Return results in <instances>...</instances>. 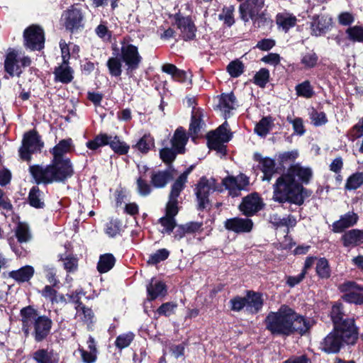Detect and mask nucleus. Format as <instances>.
Masks as SVG:
<instances>
[{
    "instance_id": "69168bd1",
    "label": "nucleus",
    "mask_w": 363,
    "mask_h": 363,
    "mask_svg": "<svg viewBox=\"0 0 363 363\" xmlns=\"http://www.w3.org/2000/svg\"><path fill=\"white\" fill-rule=\"evenodd\" d=\"M233 10L234 9L232 6L225 8L223 11V13L219 15V18L220 20H223L225 23L229 26L234 23V19L233 16Z\"/></svg>"
},
{
    "instance_id": "2f4dec72",
    "label": "nucleus",
    "mask_w": 363,
    "mask_h": 363,
    "mask_svg": "<svg viewBox=\"0 0 363 363\" xmlns=\"http://www.w3.org/2000/svg\"><path fill=\"white\" fill-rule=\"evenodd\" d=\"M33 267L30 265H26L18 270L11 272L9 277L18 282H25L29 281L33 276Z\"/></svg>"
},
{
    "instance_id": "8fccbe9b",
    "label": "nucleus",
    "mask_w": 363,
    "mask_h": 363,
    "mask_svg": "<svg viewBox=\"0 0 363 363\" xmlns=\"http://www.w3.org/2000/svg\"><path fill=\"white\" fill-rule=\"evenodd\" d=\"M107 66L112 76L118 77L121 74V62L117 57L109 58Z\"/></svg>"
},
{
    "instance_id": "f3484780",
    "label": "nucleus",
    "mask_w": 363,
    "mask_h": 363,
    "mask_svg": "<svg viewBox=\"0 0 363 363\" xmlns=\"http://www.w3.org/2000/svg\"><path fill=\"white\" fill-rule=\"evenodd\" d=\"M311 20V35L317 37L325 33L332 26V18L327 15H315Z\"/></svg>"
},
{
    "instance_id": "e2e57ef3",
    "label": "nucleus",
    "mask_w": 363,
    "mask_h": 363,
    "mask_svg": "<svg viewBox=\"0 0 363 363\" xmlns=\"http://www.w3.org/2000/svg\"><path fill=\"white\" fill-rule=\"evenodd\" d=\"M177 307V304L173 302H167L163 303L161 306L157 309V313L160 315H164L165 316H169L172 314L175 309Z\"/></svg>"
},
{
    "instance_id": "c03bdc74",
    "label": "nucleus",
    "mask_w": 363,
    "mask_h": 363,
    "mask_svg": "<svg viewBox=\"0 0 363 363\" xmlns=\"http://www.w3.org/2000/svg\"><path fill=\"white\" fill-rule=\"evenodd\" d=\"M316 272L322 279H327L330 276V269L328 260L320 258L316 264Z\"/></svg>"
},
{
    "instance_id": "4be33fe9",
    "label": "nucleus",
    "mask_w": 363,
    "mask_h": 363,
    "mask_svg": "<svg viewBox=\"0 0 363 363\" xmlns=\"http://www.w3.org/2000/svg\"><path fill=\"white\" fill-rule=\"evenodd\" d=\"M255 160L259 162L263 172L262 180L269 182L276 172L275 162L269 157H263L260 154H255Z\"/></svg>"
},
{
    "instance_id": "680f3d73",
    "label": "nucleus",
    "mask_w": 363,
    "mask_h": 363,
    "mask_svg": "<svg viewBox=\"0 0 363 363\" xmlns=\"http://www.w3.org/2000/svg\"><path fill=\"white\" fill-rule=\"evenodd\" d=\"M96 35L104 41H109L111 38V32L103 23L99 24L95 29Z\"/></svg>"
},
{
    "instance_id": "7c9ffc66",
    "label": "nucleus",
    "mask_w": 363,
    "mask_h": 363,
    "mask_svg": "<svg viewBox=\"0 0 363 363\" xmlns=\"http://www.w3.org/2000/svg\"><path fill=\"white\" fill-rule=\"evenodd\" d=\"M72 146V139L62 140L51 150L50 152L53 155V160H66L62 156L69 152Z\"/></svg>"
},
{
    "instance_id": "f03ea898",
    "label": "nucleus",
    "mask_w": 363,
    "mask_h": 363,
    "mask_svg": "<svg viewBox=\"0 0 363 363\" xmlns=\"http://www.w3.org/2000/svg\"><path fill=\"white\" fill-rule=\"evenodd\" d=\"M29 172L37 184L63 182L73 174V167L69 159L53 160L51 164L43 167L31 165Z\"/></svg>"
},
{
    "instance_id": "393cba45",
    "label": "nucleus",
    "mask_w": 363,
    "mask_h": 363,
    "mask_svg": "<svg viewBox=\"0 0 363 363\" xmlns=\"http://www.w3.org/2000/svg\"><path fill=\"white\" fill-rule=\"evenodd\" d=\"M330 317L334 324V328L343 323L345 324L346 321L349 320H354L353 318L348 317L344 306L341 303L333 304L330 311Z\"/></svg>"
},
{
    "instance_id": "9d476101",
    "label": "nucleus",
    "mask_w": 363,
    "mask_h": 363,
    "mask_svg": "<svg viewBox=\"0 0 363 363\" xmlns=\"http://www.w3.org/2000/svg\"><path fill=\"white\" fill-rule=\"evenodd\" d=\"M121 57L126 66L128 73L137 69L142 61V57L138 52V48L132 44L124 43L122 45Z\"/></svg>"
},
{
    "instance_id": "f704fd0d",
    "label": "nucleus",
    "mask_w": 363,
    "mask_h": 363,
    "mask_svg": "<svg viewBox=\"0 0 363 363\" xmlns=\"http://www.w3.org/2000/svg\"><path fill=\"white\" fill-rule=\"evenodd\" d=\"M28 199L30 205L34 208H43L45 206L44 194L37 186L31 188Z\"/></svg>"
},
{
    "instance_id": "423d86ee",
    "label": "nucleus",
    "mask_w": 363,
    "mask_h": 363,
    "mask_svg": "<svg viewBox=\"0 0 363 363\" xmlns=\"http://www.w3.org/2000/svg\"><path fill=\"white\" fill-rule=\"evenodd\" d=\"M273 199L279 203L286 201L301 205L304 201L303 186L293 181L286 174L280 176L273 186Z\"/></svg>"
},
{
    "instance_id": "ea45409f",
    "label": "nucleus",
    "mask_w": 363,
    "mask_h": 363,
    "mask_svg": "<svg viewBox=\"0 0 363 363\" xmlns=\"http://www.w3.org/2000/svg\"><path fill=\"white\" fill-rule=\"evenodd\" d=\"M111 138V137L106 134H99L93 140L88 141L86 146L91 150H96L100 147L108 145Z\"/></svg>"
},
{
    "instance_id": "4c0bfd02",
    "label": "nucleus",
    "mask_w": 363,
    "mask_h": 363,
    "mask_svg": "<svg viewBox=\"0 0 363 363\" xmlns=\"http://www.w3.org/2000/svg\"><path fill=\"white\" fill-rule=\"evenodd\" d=\"M116 259L112 254H105L100 257L97 269L100 273H106L113 268Z\"/></svg>"
},
{
    "instance_id": "052dcab7",
    "label": "nucleus",
    "mask_w": 363,
    "mask_h": 363,
    "mask_svg": "<svg viewBox=\"0 0 363 363\" xmlns=\"http://www.w3.org/2000/svg\"><path fill=\"white\" fill-rule=\"evenodd\" d=\"M136 183L137 191L140 196H146L150 194L151 186L145 179L139 177L137 179Z\"/></svg>"
},
{
    "instance_id": "4468645a",
    "label": "nucleus",
    "mask_w": 363,
    "mask_h": 363,
    "mask_svg": "<svg viewBox=\"0 0 363 363\" xmlns=\"http://www.w3.org/2000/svg\"><path fill=\"white\" fill-rule=\"evenodd\" d=\"M264 6V0H245L239 8L242 19L245 22L250 19L254 20Z\"/></svg>"
},
{
    "instance_id": "37998d69",
    "label": "nucleus",
    "mask_w": 363,
    "mask_h": 363,
    "mask_svg": "<svg viewBox=\"0 0 363 363\" xmlns=\"http://www.w3.org/2000/svg\"><path fill=\"white\" fill-rule=\"evenodd\" d=\"M134 337L135 335L131 332L121 334L116 337L115 345L120 350L126 348L133 342Z\"/></svg>"
},
{
    "instance_id": "b1692460",
    "label": "nucleus",
    "mask_w": 363,
    "mask_h": 363,
    "mask_svg": "<svg viewBox=\"0 0 363 363\" xmlns=\"http://www.w3.org/2000/svg\"><path fill=\"white\" fill-rule=\"evenodd\" d=\"M177 28L181 31V35L185 40H192L195 37L196 28L189 17L179 18L176 21Z\"/></svg>"
},
{
    "instance_id": "2eb2a0df",
    "label": "nucleus",
    "mask_w": 363,
    "mask_h": 363,
    "mask_svg": "<svg viewBox=\"0 0 363 363\" xmlns=\"http://www.w3.org/2000/svg\"><path fill=\"white\" fill-rule=\"evenodd\" d=\"M293 181L302 184H308L313 176L312 169L308 167L302 166L300 163L291 164L285 173Z\"/></svg>"
},
{
    "instance_id": "49530a36",
    "label": "nucleus",
    "mask_w": 363,
    "mask_h": 363,
    "mask_svg": "<svg viewBox=\"0 0 363 363\" xmlns=\"http://www.w3.org/2000/svg\"><path fill=\"white\" fill-rule=\"evenodd\" d=\"M201 115L198 111H193L191 116V121L189 126V133L194 138L201 128Z\"/></svg>"
},
{
    "instance_id": "58836bf2",
    "label": "nucleus",
    "mask_w": 363,
    "mask_h": 363,
    "mask_svg": "<svg viewBox=\"0 0 363 363\" xmlns=\"http://www.w3.org/2000/svg\"><path fill=\"white\" fill-rule=\"evenodd\" d=\"M273 121L271 117L262 118L255 128V133L261 136H266L272 128Z\"/></svg>"
},
{
    "instance_id": "6e6552de",
    "label": "nucleus",
    "mask_w": 363,
    "mask_h": 363,
    "mask_svg": "<svg viewBox=\"0 0 363 363\" xmlns=\"http://www.w3.org/2000/svg\"><path fill=\"white\" fill-rule=\"evenodd\" d=\"M231 138V133L228 130V123L225 121L215 131L210 132L207 135L208 145L210 149L217 150L221 155L225 153V143Z\"/></svg>"
},
{
    "instance_id": "0e129e2a",
    "label": "nucleus",
    "mask_w": 363,
    "mask_h": 363,
    "mask_svg": "<svg viewBox=\"0 0 363 363\" xmlns=\"http://www.w3.org/2000/svg\"><path fill=\"white\" fill-rule=\"evenodd\" d=\"M298 152L297 150H291L279 154V160H280V162L282 164L294 162L295 160L298 157Z\"/></svg>"
},
{
    "instance_id": "de8ad7c7",
    "label": "nucleus",
    "mask_w": 363,
    "mask_h": 363,
    "mask_svg": "<svg viewBox=\"0 0 363 363\" xmlns=\"http://www.w3.org/2000/svg\"><path fill=\"white\" fill-rule=\"evenodd\" d=\"M110 147L112 148L114 152L119 154H125L128 152L129 146H128L123 142H121L118 137H114L113 138L109 139Z\"/></svg>"
},
{
    "instance_id": "dca6fc26",
    "label": "nucleus",
    "mask_w": 363,
    "mask_h": 363,
    "mask_svg": "<svg viewBox=\"0 0 363 363\" xmlns=\"http://www.w3.org/2000/svg\"><path fill=\"white\" fill-rule=\"evenodd\" d=\"M223 184L233 196H237L239 192L249 184V178L240 174L237 177H228L223 180Z\"/></svg>"
},
{
    "instance_id": "c9c22d12",
    "label": "nucleus",
    "mask_w": 363,
    "mask_h": 363,
    "mask_svg": "<svg viewBox=\"0 0 363 363\" xmlns=\"http://www.w3.org/2000/svg\"><path fill=\"white\" fill-rule=\"evenodd\" d=\"M54 74L55 79L64 84L70 82L73 79L72 70L67 63L56 68Z\"/></svg>"
},
{
    "instance_id": "f257e3e1",
    "label": "nucleus",
    "mask_w": 363,
    "mask_h": 363,
    "mask_svg": "<svg viewBox=\"0 0 363 363\" xmlns=\"http://www.w3.org/2000/svg\"><path fill=\"white\" fill-rule=\"evenodd\" d=\"M266 328L273 335L289 336L294 333H306L312 326L310 319L297 313L286 305H281L276 312H270L265 319Z\"/></svg>"
},
{
    "instance_id": "f8f14e48",
    "label": "nucleus",
    "mask_w": 363,
    "mask_h": 363,
    "mask_svg": "<svg viewBox=\"0 0 363 363\" xmlns=\"http://www.w3.org/2000/svg\"><path fill=\"white\" fill-rule=\"evenodd\" d=\"M216 182L213 178H201L196 188V195L199 202V208H205L208 203V196L216 191Z\"/></svg>"
},
{
    "instance_id": "9b49d317",
    "label": "nucleus",
    "mask_w": 363,
    "mask_h": 363,
    "mask_svg": "<svg viewBox=\"0 0 363 363\" xmlns=\"http://www.w3.org/2000/svg\"><path fill=\"white\" fill-rule=\"evenodd\" d=\"M339 290L343 293L342 298L351 303H363V286L354 281H347L338 286Z\"/></svg>"
},
{
    "instance_id": "864d4df0",
    "label": "nucleus",
    "mask_w": 363,
    "mask_h": 363,
    "mask_svg": "<svg viewBox=\"0 0 363 363\" xmlns=\"http://www.w3.org/2000/svg\"><path fill=\"white\" fill-rule=\"evenodd\" d=\"M363 184V173H356L349 177L346 183L347 189H357Z\"/></svg>"
},
{
    "instance_id": "e433bc0d",
    "label": "nucleus",
    "mask_w": 363,
    "mask_h": 363,
    "mask_svg": "<svg viewBox=\"0 0 363 363\" xmlns=\"http://www.w3.org/2000/svg\"><path fill=\"white\" fill-rule=\"evenodd\" d=\"M166 291L165 285L161 281L151 280L147 286V291L150 300H154L160 295H163Z\"/></svg>"
},
{
    "instance_id": "aec40b11",
    "label": "nucleus",
    "mask_w": 363,
    "mask_h": 363,
    "mask_svg": "<svg viewBox=\"0 0 363 363\" xmlns=\"http://www.w3.org/2000/svg\"><path fill=\"white\" fill-rule=\"evenodd\" d=\"M252 227L253 223L249 218H233L225 221V228L236 233H249Z\"/></svg>"
},
{
    "instance_id": "338daca9",
    "label": "nucleus",
    "mask_w": 363,
    "mask_h": 363,
    "mask_svg": "<svg viewBox=\"0 0 363 363\" xmlns=\"http://www.w3.org/2000/svg\"><path fill=\"white\" fill-rule=\"evenodd\" d=\"M246 300L245 297L237 296L230 300L231 309L234 311H240L244 308H246Z\"/></svg>"
},
{
    "instance_id": "7ed1b4c3",
    "label": "nucleus",
    "mask_w": 363,
    "mask_h": 363,
    "mask_svg": "<svg viewBox=\"0 0 363 363\" xmlns=\"http://www.w3.org/2000/svg\"><path fill=\"white\" fill-rule=\"evenodd\" d=\"M357 328L354 320H349L345 324L334 328L322 342V350L327 353H336L344 345H354L357 340Z\"/></svg>"
},
{
    "instance_id": "ddd939ff",
    "label": "nucleus",
    "mask_w": 363,
    "mask_h": 363,
    "mask_svg": "<svg viewBox=\"0 0 363 363\" xmlns=\"http://www.w3.org/2000/svg\"><path fill=\"white\" fill-rule=\"evenodd\" d=\"M25 45L31 50H40L44 46V33L38 26H31L24 31Z\"/></svg>"
},
{
    "instance_id": "3c124183",
    "label": "nucleus",
    "mask_w": 363,
    "mask_h": 363,
    "mask_svg": "<svg viewBox=\"0 0 363 363\" xmlns=\"http://www.w3.org/2000/svg\"><path fill=\"white\" fill-rule=\"evenodd\" d=\"M179 153V152H177V150L173 147H164L160 150V156L164 162L169 164L175 160L177 155Z\"/></svg>"
},
{
    "instance_id": "bb28decb",
    "label": "nucleus",
    "mask_w": 363,
    "mask_h": 363,
    "mask_svg": "<svg viewBox=\"0 0 363 363\" xmlns=\"http://www.w3.org/2000/svg\"><path fill=\"white\" fill-rule=\"evenodd\" d=\"M32 357L37 363H59L60 361L58 354L47 349L36 350L33 353Z\"/></svg>"
},
{
    "instance_id": "c85d7f7f",
    "label": "nucleus",
    "mask_w": 363,
    "mask_h": 363,
    "mask_svg": "<svg viewBox=\"0 0 363 363\" xmlns=\"http://www.w3.org/2000/svg\"><path fill=\"white\" fill-rule=\"evenodd\" d=\"M246 311L250 313H257L262 307L263 301L259 294L248 291L245 296Z\"/></svg>"
},
{
    "instance_id": "20e7f679",
    "label": "nucleus",
    "mask_w": 363,
    "mask_h": 363,
    "mask_svg": "<svg viewBox=\"0 0 363 363\" xmlns=\"http://www.w3.org/2000/svg\"><path fill=\"white\" fill-rule=\"evenodd\" d=\"M189 174V170L183 172L172 185L169 200L166 205L165 215L159 219V223L162 227L160 230L162 233L170 234L176 227L175 216L179 212L178 197L184 189Z\"/></svg>"
},
{
    "instance_id": "79ce46f5",
    "label": "nucleus",
    "mask_w": 363,
    "mask_h": 363,
    "mask_svg": "<svg viewBox=\"0 0 363 363\" xmlns=\"http://www.w3.org/2000/svg\"><path fill=\"white\" fill-rule=\"evenodd\" d=\"M15 234L18 241L21 243L26 242L30 239L29 228L27 224L23 223H19L18 224L15 230Z\"/></svg>"
},
{
    "instance_id": "6e6d98bb",
    "label": "nucleus",
    "mask_w": 363,
    "mask_h": 363,
    "mask_svg": "<svg viewBox=\"0 0 363 363\" xmlns=\"http://www.w3.org/2000/svg\"><path fill=\"white\" fill-rule=\"evenodd\" d=\"M269 77V70L261 69L254 77V82L261 87H264L267 83Z\"/></svg>"
},
{
    "instance_id": "1a4fd4ad",
    "label": "nucleus",
    "mask_w": 363,
    "mask_h": 363,
    "mask_svg": "<svg viewBox=\"0 0 363 363\" xmlns=\"http://www.w3.org/2000/svg\"><path fill=\"white\" fill-rule=\"evenodd\" d=\"M30 65V60L28 57L22 56L17 51H9L5 59V70L11 76H20L23 69Z\"/></svg>"
},
{
    "instance_id": "cd10ccee",
    "label": "nucleus",
    "mask_w": 363,
    "mask_h": 363,
    "mask_svg": "<svg viewBox=\"0 0 363 363\" xmlns=\"http://www.w3.org/2000/svg\"><path fill=\"white\" fill-rule=\"evenodd\" d=\"M188 138L185 130L182 127L178 128L171 139L172 147L177 150V152L184 153Z\"/></svg>"
},
{
    "instance_id": "13d9d810",
    "label": "nucleus",
    "mask_w": 363,
    "mask_h": 363,
    "mask_svg": "<svg viewBox=\"0 0 363 363\" xmlns=\"http://www.w3.org/2000/svg\"><path fill=\"white\" fill-rule=\"evenodd\" d=\"M153 145L152 139L147 135H144L135 145V147L141 152H147Z\"/></svg>"
},
{
    "instance_id": "72a5a7b5",
    "label": "nucleus",
    "mask_w": 363,
    "mask_h": 363,
    "mask_svg": "<svg viewBox=\"0 0 363 363\" xmlns=\"http://www.w3.org/2000/svg\"><path fill=\"white\" fill-rule=\"evenodd\" d=\"M351 139L356 141L358 152L363 153V118L360 119L350 130Z\"/></svg>"
},
{
    "instance_id": "412c9836",
    "label": "nucleus",
    "mask_w": 363,
    "mask_h": 363,
    "mask_svg": "<svg viewBox=\"0 0 363 363\" xmlns=\"http://www.w3.org/2000/svg\"><path fill=\"white\" fill-rule=\"evenodd\" d=\"M358 220V216L354 212H347L342 215L340 219L333 223V231L334 233H342L345 229L354 225Z\"/></svg>"
},
{
    "instance_id": "603ef678",
    "label": "nucleus",
    "mask_w": 363,
    "mask_h": 363,
    "mask_svg": "<svg viewBox=\"0 0 363 363\" xmlns=\"http://www.w3.org/2000/svg\"><path fill=\"white\" fill-rule=\"evenodd\" d=\"M75 309L77 311V315L80 317L82 320L85 322L91 321L94 313L91 308L85 307L82 303L76 306Z\"/></svg>"
},
{
    "instance_id": "09e8293b",
    "label": "nucleus",
    "mask_w": 363,
    "mask_h": 363,
    "mask_svg": "<svg viewBox=\"0 0 363 363\" xmlns=\"http://www.w3.org/2000/svg\"><path fill=\"white\" fill-rule=\"evenodd\" d=\"M318 60L316 53L311 50L302 55L301 62L305 67L312 68L316 65Z\"/></svg>"
},
{
    "instance_id": "c756f323",
    "label": "nucleus",
    "mask_w": 363,
    "mask_h": 363,
    "mask_svg": "<svg viewBox=\"0 0 363 363\" xmlns=\"http://www.w3.org/2000/svg\"><path fill=\"white\" fill-rule=\"evenodd\" d=\"M172 179V175L167 171L153 172L150 177V182L155 188H164L167 183Z\"/></svg>"
},
{
    "instance_id": "473e14b6",
    "label": "nucleus",
    "mask_w": 363,
    "mask_h": 363,
    "mask_svg": "<svg viewBox=\"0 0 363 363\" xmlns=\"http://www.w3.org/2000/svg\"><path fill=\"white\" fill-rule=\"evenodd\" d=\"M276 21L279 27L287 32L291 28L295 26L297 18L291 13H281L277 15Z\"/></svg>"
},
{
    "instance_id": "a211bd4d",
    "label": "nucleus",
    "mask_w": 363,
    "mask_h": 363,
    "mask_svg": "<svg viewBox=\"0 0 363 363\" xmlns=\"http://www.w3.org/2000/svg\"><path fill=\"white\" fill-rule=\"evenodd\" d=\"M65 20V26L67 29L73 31L82 27L83 15L81 10L72 6L62 14Z\"/></svg>"
},
{
    "instance_id": "6ab92c4d",
    "label": "nucleus",
    "mask_w": 363,
    "mask_h": 363,
    "mask_svg": "<svg viewBox=\"0 0 363 363\" xmlns=\"http://www.w3.org/2000/svg\"><path fill=\"white\" fill-rule=\"evenodd\" d=\"M239 208L245 216H252L262 209V202L258 194H252L243 199Z\"/></svg>"
},
{
    "instance_id": "39448f33",
    "label": "nucleus",
    "mask_w": 363,
    "mask_h": 363,
    "mask_svg": "<svg viewBox=\"0 0 363 363\" xmlns=\"http://www.w3.org/2000/svg\"><path fill=\"white\" fill-rule=\"evenodd\" d=\"M22 329L27 336L33 325V335L36 342H41L49 335L52 322L45 315L39 316L35 309L27 306L21 310Z\"/></svg>"
},
{
    "instance_id": "4d7b16f0",
    "label": "nucleus",
    "mask_w": 363,
    "mask_h": 363,
    "mask_svg": "<svg viewBox=\"0 0 363 363\" xmlns=\"http://www.w3.org/2000/svg\"><path fill=\"white\" fill-rule=\"evenodd\" d=\"M227 69L231 77H238L243 72V65L239 61H233L228 65Z\"/></svg>"
},
{
    "instance_id": "bf43d9fd",
    "label": "nucleus",
    "mask_w": 363,
    "mask_h": 363,
    "mask_svg": "<svg viewBox=\"0 0 363 363\" xmlns=\"http://www.w3.org/2000/svg\"><path fill=\"white\" fill-rule=\"evenodd\" d=\"M287 121L292 124L294 133L299 135H302L305 133L303 120L301 118L293 119L290 116H287Z\"/></svg>"
},
{
    "instance_id": "0eeeda50",
    "label": "nucleus",
    "mask_w": 363,
    "mask_h": 363,
    "mask_svg": "<svg viewBox=\"0 0 363 363\" xmlns=\"http://www.w3.org/2000/svg\"><path fill=\"white\" fill-rule=\"evenodd\" d=\"M44 146L40 136L35 130H30L24 134L22 145L18 152L21 159L29 162L31 160V155L40 152Z\"/></svg>"
},
{
    "instance_id": "5fc2aeb1",
    "label": "nucleus",
    "mask_w": 363,
    "mask_h": 363,
    "mask_svg": "<svg viewBox=\"0 0 363 363\" xmlns=\"http://www.w3.org/2000/svg\"><path fill=\"white\" fill-rule=\"evenodd\" d=\"M169 255V252L167 249L158 250L156 252L151 255L147 262L151 264H157L166 259Z\"/></svg>"
},
{
    "instance_id": "a19ab883",
    "label": "nucleus",
    "mask_w": 363,
    "mask_h": 363,
    "mask_svg": "<svg viewBox=\"0 0 363 363\" xmlns=\"http://www.w3.org/2000/svg\"><path fill=\"white\" fill-rule=\"evenodd\" d=\"M296 94L306 99H310L314 95V91L309 81L306 80L296 86Z\"/></svg>"
},
{
    "instance_id": "5701e85b",
    "label": "nucleus",
    "mask_w": 363,
    "mask_h": 363,
    "mask_svg": "<svg viewBox=\"0 0 363 363\" xmlns=\"http://www.w3.org/2000/svg\"><path fill=\"white\" fill-rule=\"evenodd\" d=\"M342 245L345 247H354L363 243V230L352 229L346 231L341 237Z\"/></svg>"
},
{
    "instance_id": "a18cd8bd",
    "label": "nucleus",
    "mask_w": 363,
    "mask_h": 363,
    "mask_svg": "<svg viewBox=\"0 0 363 363\" xmlns=\"http://www.w3.org/2000/svg\"><path fill=\"white\" fill-rule=\"evenodd\" d=\"M346 33L348 38L353 42L363 43V28L358 26L350 27Z\"/></svg>"
},
{
    "instance_id": "774afa93",
    "label": "nucleus",
    "mask_w": 363,
    "mask_h": 363,
    "mask_svg": "<svg viewBox=\"0 0 363 363\" xmlns=\"http://www.w3.org/2000/svg\"><path fill=\"white\" fill-rule=\"evenodd\" d=\"M311 118L315 126L322 125L327 122L326 116L323 112L314 111L312 113Z\"/></svg>"
},
{
    "instance_id": "a878e982",
    "label": "nucleus",
    "mask_w": 363,
    "mask_h": 363,
    "mask_svg": "<svg viewBox=\"0 0 363 363\" xmlns=\"http://www.w3.org/2000/svg\"><path fill=\"white\" fill-rule=\"evenodd\" d=\"M236 106V98L233 93L222 94L219 98L218 107L224 113L226 119L230 117V113Z\"/></svg>"
}]
</instances>
